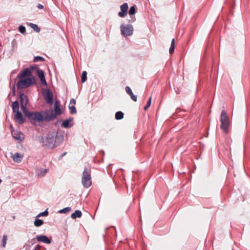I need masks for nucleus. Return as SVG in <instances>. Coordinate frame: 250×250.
<instances>
[{"instance_id": "obj_8", "label": "nucleus", "mask_w": 250, "mask_h": 250, "mask_svg": "<svg viewBox=\"0 0 250 250\" xmlns=\"http://www.w3.org/2000/svg\"><path fill=\"white\" fill-rule=\"evenodd\" d=\"M120 28L121 34L124 36H131L133 33V27L131 24L124 25L122 24Z\"/></svg>"}, {"instance_id": "obj_15", "label": "nucleus", "mask_w": 250, "mask_h": 250, "mask_svg": "<svg viewBox=\"0 0 250 250\" xmlns=\"http://www.w3.org/2000/svg\"><path fill=\"white\" fill-rule=\"evenodd\" d=\"M31 71L28 68L24 69L18 75L19 79H21L25 77H29L31 76Z\"/></svg>"}, {"instance_id": "obj_5", "label": "nucleus", "mask_w": 250, "mask_h": 250, "mask_svg": "<svg viewBox=\"0 0 250 250\" xmlns=\"http://www.w3.org/2000/svg\"><path fill=\"white\" fill-rule=\"evenodd\" d=\"M82 183L85 188H88L92 185L91 170L86 167H84V170L82 176Z\"/></svg>"}, {"instance_id": "obj_13", "label": "nucleus", "mask_w": 250, "mask_h": 250, "mask_svg": "<svg viewBox=\"0 0 250 250\" xmlns=\"http://www.w3.org/2000/svg\"><path fill=\"white\" fill-rule=\"evenodd\" d=\"M37 75L38 77L39 78L41 83L43 85H46L47 84L44 72L41 69H38L37 71Z\"/></svg>"}, {"instance_id": "obj_22", "label": "nucleus", "mask_w": 250, "mask_h": 250, "mask_svg": "<svg viewBox=\"0 0 250 250\" xmlns=\"http://www.w3.org/2000/svg\"><path fill=\"white\" fill-rule=\"evenodd\" d=\"M136 12V5H134L133 6L130 7L129 10V14L131 16V18L132 19L133 21H135V18L132 17L131 16L135 14Z\"/></svg>"}, {"instance_id": "obj_36", "label": "nucleus", "mask_w": 250, "mask_h": 250, "mask_svg": "<svg viewBox=\"0 0 250 250\" xmlns=\"http://www.w3.org/2000/svg\"><path fill=\"white\" fill-rule=\"evenodd\" d=\"M73 104L74 105L76 104V101L74 99H72L70 102V104Z\"/></svg>"}, {"instance_id": "obj_33", "label": "nucleus", "mask_w": 250, "mask_h": 250, "mask_svg": "<svg viewBox=\"0 0 250 250\" xmlns=\"http://www.w3.org/2000/svg\"><path fill=\"white\" fill-rule=\"evenodd\" d=\"M48 215V211H47V209L45 210L43 212L40 213L36 217H39L41 216H46Z\"/></svg>"}, {"instance_id": "obj_21", "label": "nucleus", "mask_w": 250, "mask_h": 250, "mask_svg": "<svg viewBox=\"0 0 250 250\" xmlns=\"http://www.w3.org/2000/svg\"><path fill=\"white\" fill-rule=\"evenodd\" d=\"M23 134L20 132L13 133V136L16 140H21Z\"/></svg>"}, {"instance_id": "obj_2", "label": "nucleus", "mask_w": 250, "mask_h": 250, "mask_svg": "<svg viewBox=\"0 0 250 250\" xmlns=\"http://www.w3.org/2000/svg\"><path fill=\"white\" fill-rule=\"evenodd\" d=\"M55 116L52 113L49 114L47 110L43 112V114L39 112H35L32 114V117L29 119L32 124H35L36 122H42L43 121L49 122L55 120Z\"/></svg>"}, {"instance_id": "obj_39", "label": "nucleus", "mask_w": 250, "mask_h": 250, "mask_svg": "<svg viewBox=\"0 0 250 250\" xmlns=\"http://www.w3.org/2000/svg\"><path fill=\"white\" fill-rule=\"evenodd\" d=\"M40 247L39 245H37L34 250H39Z\"/></svg>"}, {"instance_id": "obj_7", "label": "nucleus", "mask_w": 250, "mask_h": 250, "mask_svg": "<svg viewBox=\"0 0 250 250\" xmlns=\"http://www.w3.org/2000/svg\"><path fill=\"white\" fill-rule=\"evenodd\" d=\"M35 83L36 80L35 78L32 76L19 80L17 83V87L18 89H21L28 87Z\"/></svg>"}, {"instance_id": "obj_19", "label": "nucleus", "mask_w": 250, "mask_h": 250, "mask_svg": "<svg viewBox=\"0 0 250 250\" xmlns=\"http://www.w3.org/2000/svg\"><path fill=\"white\" fill-rule=\"evenodd\" d=\"M82 213L81 211L79 210H76L75 212L71 214V217L73 219H76V218H80L82 216Z\"/></svg>"}, {"instance_id": "obj_26", "label": "nucleus", "mask_w": 250, "mask_h": 250, "mask_svg": "<svg viewBox=\"0 0 250 250\" xmlns=\"http://www.w3.org/2000/svg\"><path fill=\"white\" fill-rule=\"evenodd\" d=\"M174 39H173L171 41V45L169 50V52L170 54H172L174 52L175 45H174Z\"/></svg>"}, {"instance_id": "obj_4", "label": "nucleus", "mask_w": 250, "mask_h": 250, "mask_svg": "<svg viewBox=\"0 0 250 250\" xmlns=\"http://www.w3.org/2000/svg\"><path fill=\"white\" fill-rule=\"evenodd\" d=\"M21 109L24 115L28 119L32 117L33 112L29 111L27 108V104L28 103V98L27 96L24 93H21L20 95Z\"/></svg>"}, {"instance_id": "obj_18", "label": "nucleus", "mask_w": 250, "mask_h": 250, "mask_svg": "<svg viewBox=\"0 0 250 250\" xmlns=\"http://www.w3.org/2000/svg\"><path fill=\"white\" fill-rule=\"evenodd\" d=\"M22 158L23 156L17 152L14 155L13 160L16 162L20 163L21 161Z\"/></svg>"}, {"instance_id": "obj_3", "label": "nucleus", "mask_w": 250, "mask_h": 250, "mask_svg": "<svg viewBox=\"0 0 250 250\" xmlns=\"http://www.w3.org/2000/svg\"><path fill=\"white\" fill-rule=\"evenodd\" d=\"M55 116L52 113L49 114L47 110L43 112V114L39 112H35L32 114V117L29 119L32 124H35L36 122H42L43 121L49 122L55 120Z\"/></svg>"}, {"instance_id": "obj_12", "label": "nucleus", "mask_w": 250, "mask_h": 250, "mask_svg": "<svg viewBox=\"0 0 250 250\" xmlns=\"http://www.w3.org/2000/svg\"><path fill=\"white\" fill-rule=\"evenodd\" d=\"M16 114L14 115L15 119L20 124H22L25 122V119L23 117L20 111H17L15 112Z\"/></svg>"}, {"instance_id": "obj_34", "label": "nucleus", "mask_w": 250, "mask_h": 250, "mask_svg": "<svg viewBox=\"0 0 250 250\" xmlns=\"http://www.w3.org/2000/svg\"><path fill=\"white\" fill-rule=\"evenodd\" d=\"M151 97H150L147 102L146 105L144 107L145 110H146L148 109V108L150 107V106L151 105Z\"/></svg>"}, {"instance_id": "obj_17", "label": "nucleus", "mask_w": 250, "mask_h": 250, "mask_svg": "<svg viewBox=\"0 0 250 250\" xmlns=\"http://www.w3.org/2000/svg\"><path fill=\"white\" fill-rule=\"evenodd\" d=\"M126 92L130 96L131 99L134 102L137 101V96L134 95L132 93V91L128 86H127L125 88Z\"/></svg>"}, {"instance_id": "obj_24", "label": "nucleus", "mask_w": 250, "mask_h": 250, "mask_svg": "<svg viewBox=\"0 0 250 250\" xmlns=\"http://www.w3.org/2000/svg\"><path fill=\"white\" fill-rule=\"evenodd\" d=\"M124 113L122 111H118L115 113V119L117 120H121L124 118Z\"/></svg>"}, {"instance_id": "obj_35", "label": "nucleus", "mask_w": 250, "mask_h": 250, "mask_svg": "<svg viewBox=\"0 0 250 250\" xmlns=\"http://www.w3.org/2000/svg\"><path fill=\"white\" fill-rule=\"evenodd\" d=\"M19 31L22 34H24L26 32L25 27L24 26L20 25L19 27Z\"/></svg>"}, {"instance_id": "obj_14", "label": "nucleus", "mask_w": 250, "mask_h": 250, "mask_svg": "<svg viewBox=\"0 0 250 250\" xmlns=\"http://www.w3.org/2000/svg\"><path fill=\"white\" fill-rule=\"evenodd\" d=\"M73 118L70 117L69 119L65 120L62 124L61 125L62 127L68 128L72 127L73 125V123L72 122Z\"/></svg>"}, {"instance_id": "obj_31", "label": "nucleus", "mask_w": 250, "mask_h": 250, "mask_svg": "<svg viewBox=\"0 0 250 250\" xmlns=\"http://www.w3.org/2000/svg\"><path fill=\"white\" fill-rule=\"evenodd\" d=\"M7 240V236L6 235H3V237H2L1 244V246L3 248H4L6 244Z\"/></svg>"}, {"instance_id": "obj_27", "label": "nucleus", "mask_w": 250, "mask_h": 250, "mask_svg": "<svg viewBox=\"0 0 250 250\" xmlns=\"http://www.w3.org/2000/svg\"><path fill=\"white\" fill-rule=\"evenodd\" d=\"M30 26L33 29V30L36 31V32H39L41 30L40 28L39 27V26L35 24L30 23Z\"/></svg>"}, {"instance_id": "obj_37", "label": "nucleus", "mask_w": 250, "mask_h": 250, "mask_svg": "<svg viewBox=\"0 0 250 250\" xmlns=\"http://www.w3.org/2000/svg\"><path fill=\"white\" fill-rule=\"evenodd\" d=\"M37 7L39 8V9H42L43 8V6L41 4H39L38 5H37Z\"/></svg>"}, {"instance_id": "obj_29", "label": "nucleus", "mask_w": 250, "mask_h": 250, "mask_svg": "<svg viewBox=\"0 0 250 250\" xmlns=\"http://www.w3.org/2000/svg\"><path fill=\"white\" fill-rule=\"evenodd\" d=\"M71 209V208L70 207H66L60 210L59 211V212L60 213H66L69 212V211H70Z\"/></svg>"}, {"instance_id": "obj_40", "label": "nucleus", "mask_w": 250, "mask_h": 250, "mask_svg": "<svg viewBox=\"0 0 250 250\" xmlns=\"http://www.w3.org/2000/svg\"><path fill=\"white\" fill-rule=\"evenodd\" d=\"M2 180L0 179V184L1 183Z\"/></svg>"}, {"instance_id": "obj_20", "label": "nucleus", "mask_w": 250, "mask_h": 250, "mask_svg": "<svg viewBox=\"0 0 250 250\" xmlns=\"http://www.w3.org/2000/svg\"><path fill=\"white\" fill-rule=\"evenodd\" d=\"M12 107L13 112H16L17 111H19V104L18 101H15L12 103Z\"/></svg>"}, {"instance_id": "obj_32", "label": "nucleus", "mask_w": 250, "mask_h": 250, "mask_svg": "<svg viewBox=\"0 0 250 250\" xmlns=\"http://www.w3.org/2000/svg\"><path fill=\"white\" fill-rule=\"evenodd\" d=\"M69 108L70 110V113L71 114H75L76 113V108L75 107V106L74 105H69Z\"/></svg>"}, {"instance_id": "obj_6", "label": "nucleus", "mask_w": 250, "mask_h": 250, "mask_svg": "<svg viewBox=\"0 0 250 250\" xmlns=\"http://www.w3.org/2000/svg\"><path fill=\"white\" fill-rule=\"evenodd\" d=\"M221 128L226 133L229 132V128L230 125V121L227 112L225 110H222L220 116Z\"/></svg>"}, {"instance_id": "obj_30", "label": "nucleus", "mask_w": 250, "mask_h": 250, "mask_svg": "<svg viewBox=\"0 0 250 250\" xmlns=\"http://www.w3.org/2000/svg\"><path fill=\"white\" fill-rule=\"evenodd\" d=\"M44 61V59L41 56L35 57L33 60L34 62H43Z\"/></svg>"}, {"instance_id": "obj_25", "label": "nucleus", "mask_w": 250, "mask_h": 250, "mask_svg": "<svg viewBox=\"0 0 250 250\" xmlns=\"http://www.w3.org/2000/svg\"><path fill=\"white\" fill-rule=\"evenodd\" d=\"M34 225L36 227H40L43 224V221L42 220L36 219L34 221Z\"/></svg>"}, {"instance_id": "obj_1", "label": "nucleus", "mask_w": 250, "mask_h": 250, "mask_svg": "<svg viewBox=\"0 0 250 250\" xmlns=\"http://www.w3.org/2000/svg\"><path fill=\"white\" fill-rule=\"evenodd\" d=\"M63 139L64 137L62 134L55 132H49L45 140L43 141V146L48 148H53L62 143Z\"/></svg>"}, {"instance_id": "obj_11", "label": "nucleus", "mask_w": 250, "mask_h": 250, "mask_svg": "<svg viewBox=\"0 0 250 250\" xmlns=\"http://www.w3.org/2000/svg\"><path fill=\"white\" fill-rule=\"evenodd\" d=\"M44 99L47 104H52L53 102V95L52 93L48 89L44 95Z\"/></svg>"}, {"instance_id": "obj_28", "label": "nucleus", "mask_w": 250, "mask_h": 250, "mask_svg": "<svg viewBox=\"0 0 250 250\" xmlns=\"http://www.w3.org/2000/svg\"><path fill=\"white\" fill-rule=\"evenodd\" d=\"M87 79V72L84 71L82 72L81 80L82 83H84Z\"/></svg>"}, {"instance_id": "obj_9", "label": "nucleus", "mask_w": 250, "mask_h": 250, "mask_svg": "<svg viewBox=\"0 0 250 250\" xmlns=\"http://www.w3.org/2000/svg\"><path fill=\"white\" fill-rule=\"evenodd\" d=\"M60 102L59 100H56L54 103V112L52 111V113L55 116V118L59 115L62 113V110L60 108Z\"/></svg>"}, {"instance_id": "obj_38", "label": "nucleus", "mask_w": 250, "mask_h": 250, "mask_svg": "<svg viewBox=\"0 0 250 250\" xmlns=\"http://www.w3.org/2000/svg\"><path fill=\"white\" fill-rule=\"evenodd\" d=\"M66 154V152H63V153H62L60 156V158H62L63 157H64Z\"/></svg>"}, {"instance_id": "obj_10", "label": "nucleus", "mask_w": 250, "mask_h": 250, "mask_svg": "<svg viewBox=\"0 0 250 250\" xmlns=\"http://www.w3.org/2000/svg\"><path fill=\"white\" fill-rule=\"evenodd\" d=\"M128 8V4L127 3H123L120 6L121 11L118 13V16L121 18L125 17L127 14Z\"/></svg>"}, {"instance_id": "obj_16", "label": "nucleus", "mask_w": 250, "mask_h": 250, "mask_svg": "<svg viewBox=\"0 0 250 250\" xmlns=\"http://www.w3.org/2000/svg\"><path fill=\"white\" fill-rule=\"evenodd\" d=\"M37 240L38 241L42 242L45 244H50L51 243V240L45 235H39L37 237Z\"/></svg>"}, {"instance_id": "obj_23", "label": "nucleus", "mask_w": 250, "mask_h": 250, "mask_svg": "<svg viewBox=\"0 0 250 250\" xmlns=\"http://www.w3.org/2000/svg\"><path fill=\"white\" fill-rule=\"evenodd\" d=\"M47 171H48V169H47V168H45V169L41 168L38 170V175L40 177H43L45 175V174L47 172Z\"/></svg>"}]
</instances>
